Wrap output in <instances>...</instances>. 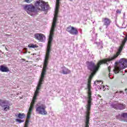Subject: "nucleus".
Returning <instances> with one entry per match:
<instances>
[{
	"mask_svg": "<svg viewBox=\"0 0 127 127\" xmlns=\"http://www.w3.org/2000/svg\"><path fill=\"white\" fill-rule=\"evenodd\" d=\"M24 127H28V126H24Z\"/></svg>",
	"mask_w": 127,
	"mask_h": 127,
	"instance_id": "obj_42",
	"label": "nucleus"
},
{
	"mask_svg": "<svg viewBox=\"0 0 127 127\" xmlns=\"http://www.w3.org/2000/svg\"><path fill=\"white\" fill-rule=\"evenodd\" d=\"M43 81H44V78L43 77H40L37 87L40 88H41V85H42V82H43Z\"/></svg>",
	"mask_w": 127,
	"mask_h": 127,
	"instance_id": "obj_19",
	"label": "nucleus"
},
{
	"mask_svg": "<svg viewBox=\"0 0 127 127\" xmlns=\"http://www.w3.org/2000/svg\"><path fill=\"white\" fill-rule=\"evenodd\" d=\"M49 57H50V54H46V56L45 58L44 65L45 66H48V61L49 60Z\"/></svg>",
	"mask_w": 127,
	"mask_h": 127,
	"instance_id": "obj_13",
	"label": "nucleus"
},
{
	"mask_svg": "<svg viewBox=\"0 0 127 127\" xmlns=\"http://www.w3.org/2000/svg\"><path fill=\"white\" fill-rule=\"evenodd\" d=\"M35 39L39 40L40 41H43L45 38V36L43 34L36 33L34 35Z\"/></svg>",
	"mask_w": 127,
	"mask_h": 127,
	"instance_id": "obj_11",
	"label": "nucleus"
},
{
	"mask_svg": "<svg viewBox=\"0 0 127 127\" xmlns=\"http://www.w3.org/2000/svg\"><path fill=\"white\" fill-rule=\"evenodd\" d=\"M24 1L27 3H30V2H32V0H24Z\"/></svg>",
	"mask_w": 127,
	"mask_h": 127,
	"instance_id": "obj_32",
	"label": "nucleus"
},
{
	"mask_svg": "<svg viewBox=\"0 0 127 127\" xmlns=\"http://www.w3.org/2000/svg\"><path fill=\"white\" fill-rule=\"evenodd\" d=\"M111 73H109V77L111 76Z\"/></svg>",
	"mask_w": 127,
	"mask_h": 127,
	"instance_id": "obj_39",
	"label": "nucleus"
},
{
	"mask_svg": "<svg viewBox=\"0 0 127 127\" xmlns=\"http://www.w3.org/2000/svg\"><path fill=\"white\" fill-rule=\"evenodd\" d=\"M37 98V95H34V96H33V99H32V100L33 101H36V98Z\"/></svg>",
	"mask_w": 127,
	"mask_h": 127,
	"instance_id": "obj_34",
	"label": "nucleus"
},
{
	"mask_svg": "<svg viewBox=\"0 0 127 127\" xmlns=\"http://www.w3.org/2000/svg\"><path fill=\"white\" fill-rule=\"evenodd\" d=\"M127 68V59H122L120 60L118 65L115 66L114 68V72L115 74H118L122 69Z\"/></svg>",
	"mask_w": 127,
	"mask_h": 127,
	"instance_id": "obj_4",
	"label": "nucleus"
},
{
	"mask_svg": "<svg viewBox=\"0 0 127 127\" xmlns=\"http://www.w3.org/2000/svg\"><path fill=\"white\" fill-rule=\"evenodd\" d=\"M101 82H102L101 81H95L94 84V85H95L96 86H97V85H98V84H99V83H101Z\"/></svg>",
	"mask_w": 127,
	"mask_h": 127,
	"instance_id": "obj_33",
	"label": "nucleus"
},
{
	"mask_svg": "<svg viewBox=\"0 0 127 127\" xmlns=\"http://www.w3.org/2000/svg\"><path fill=\"white\" fill-rule=\"evenodd\" d=\"M40 90V88L37 87L34 95L35 96H38V94L39 93V90Z\"/></svg>",
	"mask_w": 127,
	"mask_h": 127,
	"instance_id": "obj_23",
	"label": "nucleus"
},
{
	"mask_svg": "<svg viewBox=\"0 0 127 127\" xmlns=\"http://www.w3.org/2000/svg\"><path fill=\"white\" fill-rule=\"evenodd\" d=\"M60 7V0H56V8L55 11L54 16L58 17V13L59 12Z\"/></svg>",
	"mask_w": 127,
	"mask_h": 127,
	"instance_id": "obj_10",
	"label": "nucleus"
},
{
	"mask_svg": "<svg viewBox=\"0 0 127 127\" xmlns=\"http://www.w3.org/2000/svg\"><path fill=\"white\" fill-rule=\"evenodd\" d=\"M55 26H56V23H53L52 25V27L53 28H55Z\"/></svg>",
	"mask_w": 127,
	"mask_h": 127,
	"instance_id": "obj_35",
	"label": "nucleus"
},
{
	"mask_svg": "<svg viewBox=\"0 0 127 127\" xmlns=\"http://www.w3.org/2000/svg\"><path fill=\"white\" fill-rule=\"evenodd\" d=\"M55 28H51V31L50 34L54 35V30Z\"/></svg>",
	"mask_w": 127,
	"mask_h": 127,
	"instance_id": "obj_27",
	"label": "nucleus"
},
{
	"mask_svg": "<svg viewBox=\"0 0 127 127\" xmlns=\"http://www.w3.org/2000/svg\"><path fill=\"white\" fill-rule=\"evenodd\" d=\"M18 118L20 119H24V118H25V114L24 113H19L18 114Z\"/></svg>",
	"mask_w": 127,
	"mask_h": 127,
	"instance_id": "obj_21",
	"label": "nucleus"
},
{
	"mask_svg": "<svg viewBox=\"0 0 127 127\" xmlns=\"http://www.w3.org/2000/svg\"><path fill=\"white\" fill-rule=\"evenodd\" d=\"M115 94H123L124 95L125 94V92L123 91H117Z\"/></svg>",
	"mask_w": 127,
	"mask_h": 127,
	"instance_id": "obj_31",
	"label": "nucleus"
},
{
	"mask_svg": "<svg viewBox=\"0 0 127 127\" xmlns=\"http://www.w3.org/2000/svg\"><path fill=\"white\" fill-rule=\"evenodd\" d=\"M51 46H52V45H50L49 44H48L47 48V54H50V51H51Z\"/></svg>",
	"mask_w": 127,
	"mask_h": 127,
	"instance_id": "obj_20",
	"label": "nucleus"
},
{
	"mask_svg": "<svg viewBox=\"0 0 127 127\" xmlns=\"http://www.w3.org/2000/svg\"><path fill=\"white\" fill-rule=\"evenodd\" d=\"M102 22H103V25L106 26V28H108V27L111 25L112 21L109 18L103 17L102 18Z\"/></svg>",
	"mask_w": 127,
	"mask_h": 127,
	"instance_id": "obj_8",
	"label": "nucleus"
},
{
	"mask_svg": "<svg viewBox=\"0 0 127 127\" xmlns=\"http://www.w3.org/2000/svg\"><path fill=\"white\" fill-rule=\"evenodd\" d=\"M21 60H23V61H25V60L24 59H22Z\"/></svg>",
	"mask_w": 127,
	"mask_h": 127,
	"instance_id": "obj_38",
	"label": "nucleus"
},
{
	"mask_svg": "<svg viewBox=\"0 0 127 127\" xmlns=\"http://www.w3.org/2000/svg\"><path fill=\"white\" fill-rule=\"evenodd\" d=\"M62 73H63V74H64V75H67V74H70V73H71V70H70V69H68L66 67H62Z\"/></svg>",
	"mask_w": 127,
	"mask_h": 127,
	"instance_id": "obj_14",
	"label": "nucleus"
},
{
	"mask_svg": "<svg viewBox=\"0 0 127 127\" xmlns=\"http://www.w3.org/2000/svg\"><path fill=\"white\" fill-rule=\"evenodd\" d=\"M66 30L67 32L70 34H72V35H78V33H79L78 29H77V28H75L71 26L67 27Z\"/></svg>",
	"mask_w": 127,
	"mask_h": 127,
	"instance_id": "obj_7",
	"label": "nucleus"
},
{
	"mask_svg": "<svg viewBox=\"0 0 127 127\" xmlns=\"http://www.w3.org/2000/svg\"><path fill=\"white\" fill-rule=\"evenodd\" d=\"M127 35H126V36H125V37L124 40L122 41V43L126 45V43L127 42Z\"/></svg>",
	"mask_w": 127,
	"mask_h": 127,
	"instance_id": "obj_24",
	"label": "nucleus"
},
{
	"mask_svg": "<svg viewBox=\"0 0 127 127\" xmlns=\"http://www.w3.org/2000/svg\"><path fill=\"white\" fill-rule=\"evenodd\" d=\"M125 44H123V43H122L116 54L114 55L111 58H107V61H108V62H110V61H113V60H116V59H117V58L119 57V55H121V53H122V51H123V49L124 48V46H125Z\"/></svg>",
	"mask_w": 127,
	"mask_h": 127,
	"instance_id": "obj_6",
	"label": "nucleus"
},
{
	"mask_svg": "<svg viewBox=\"0 0 127 127\" xmlns=\"http://www.w3.org/2000/svg\"><path fill=\"white\" fill-rule=\"evenodd\" d=\"M127 89H125V91L127 92Z\"/></svg>",
	"mask_w": 127,
	"mask_h": 127,
	"instance_id": "obj_40",
	"label": "nucleus"
},
{
	"mask_svg": "<svg viewBox=\"0 0 127 127\" xmlns=\"http://www.w3.org/2000/svg\"><path fill=\"white\" fill-rule=\"evenodd\" d=\"M116 12H117V13H121V10H120L119 9L117 10Z\"/></svg>",
	"mask_w": 127,
	"mask_h": 127,
	"instance_id": "obj_37",
	"label": "nucleus"
},
{
	"mask_svg": "<svg viewBox=\"0 0 127 127\" xmlns=\"http://www.w3.org/2000/svg\"><path fill=\"white\" fill-rule=\"evenodd\" d=\"M28 47H29V48H37V47H38V46H37V45L30 44L28 45Z\"/></svg>",
	"mask_w": 127,
	"mask_h": 127,
	"instance_id": "obj_22",
	"label": "nucleus"
},
{
	"mask_svg": "<svg viewBox=\"0 0 127 127\" xmlns=\"http://www.w3.org/2000/svg\"><path fill=\"white\" fill-rule=\"evenodd\" d=\"M6 104V100H2L0 99V106L1 108H3V109L5 112L9 111V106L8 105H4L3 104Z\"/></svg>",
	"mask_w": 127,
	"mask_h": 127,
	"instance_id": "obj_9",
	"label": "nucleus"
},
{
	"mask_svg": "<svg viewBox=\"0 0 127 127\" xmlns=\"http://www.w3.org/2000/svg\"><path fill=\"white\" fill-rule=\"evenodd\" d=\"M58 17L55 16L54 17L53 20V23H56L57 22V18Z\"/></svg>",
	"mask_w": 127,
	"mask_h": 127,
	"instance_id": "obj_25",
	"label": "nucleus"
},
{
	"mask_svg": "<svg viewBox=\"0 0 127 127\" xmlns=\"http://www.w3.org/2000/svg\"><path fill=\"white\" fill-rule=\"evenodd\" d=\"M46 69H47V65H44L43 69L41 74V78H43L44 79V77H45V75H46Z\"/></svg>",
	"mask_w": 127,
	"mask_h": 127,
	"instance_id": "obj_12",
	"label": "nucleus"
},
{
	"mask_svg": "<svg viewBox=\"0 0 127 127\" xmlns=\"http://www.w3.org/2000/svg\"><path fill=\"white\" fill-rule=\"evenodd\" d=\"M36 112L39 115L43 116H46L47 115V111H46V106L44 104H42L36 108Z\"/></svg>",
	"mask_w": 127,
	"mask_h": 127,
	"instance_id": "obj_5",
	"label": "nucleus"
},
{
	"mask_svg": "<svg viewBox=\"0 0 127 127\" xmlns=\"http://www.w3.org/2000/svg\"><path fill=\"white\" fill-rule=\"evenodd\" d=\"M121 116L123 118H127V113H122Z\"/></svg>",
	"mask_w": 127,
	"mask_h": 127,
	"instance_id": "obj_30",
	"label": "nucleus"
},
{
	"mask_svg": "<svg viewBox=\"0 0 127 127\" xmlns=\"http://www.w3.org/2000/svg\"><path fill=\"white\" fill-rule=\"evenodd\" d=\"M32 109H33V107L30 106L27 114V119H30V116H31V114H32Z\"/></svg>",
	"mask_w": 127,
	"mask_h": 127,
	"instance_id": "obj_16",
	"label": "nucleus"
},
{
	"mask_svg": "<svg viewBox=\"0 0 127 127\" xmlns=\"http://www.w3.org/2000/svg\"><path fill=\"white\" fill-rule=\"evenodd\" d=\"M54 35L50 34L49 37V40L48 42V44H50L52 45V41L53 40V36Z\"/></svg>",
	"mask_w": 127,
	"mask_h": 127,
	"instance_id": "obj_18",
	"label": "nucleus"
},
{
	"mask_svg": "<svg viewBox=\"0 0 127 127\" xmlns=\"http://www.w3.org/2000/svg\"><path fill=\"white\" fill-rule=\"evenodd\" d=\"M118 109L119 110H125L126 109V104H118L116 105Z\"/></svg>",
	"mask_w": 127,
	"mask_h": 127,
	"instance_id": "obj_17",
	"label": "nucleus"
},
{
	"mask_svg": "<svg viewBox=\"0 0 127 127\" xmlns=\"http://www.w3.org/2000/svg\"><path fill=\"white\" fill-rule=\"evenodd\" d=\"M29 119H27V120H26L24 125L25 127H28V124L29 123Z\"/></svg>",
	"mask_w": 127,
	"mask_h": 127,
	"instance_id": "obj_26",
	"label": "nucleus"
},
{
	"mask_svg": "<svg viewBox=\"0 0 127 127\" xmlns=\"http://www.w3.org/2000/svg\"><path fill=\"white\" fill-rule=\"evenodd\" d=\"M0 71L1 72H9V69L7 66L3 65H1L0 66Z\"/></svg>",
	"mask_w": 127,
	"mask_h": 127,
	"instance_id": "obj_15",
	"label": "nucleus"
},
{
	"mask_svg": "<svg viewBox=\"0 0 127 127\" xmlns=\"http://www.w3.org/2000/svg\"><path fill=\"white\" fill-rule=\"evenodd\" d=\"M48 3L42 0L37 1L35 2V6L32 4L26 5L24 7V9L30 12H35L36 10H42L44 11L49 7Z\"/></svg>",
	"mask_w": 127,
	"mask_h": 127,
	"instance_id": "obj_2",
	"label": "nucleus"
},
{
	"mask_svg": "<svg viewBox=\"0 0 127 127\" xmlns=\"http://www.w3.org/2000/svg\"><path fill=\"white\" fill-rule=\"evenodd\" d=\"M108 71H109V72L110 73L111 72V70H112V67H111V66H109L108 68Z\"/></svg>",
	"mask_w": 127,
	"mask_h": 127,
	"instance_id": "obj_36",
	"label": "nucleus"
},
{
	"mask_svg": "<svg viewBox=\"0 0 127 127\" xmlns=\"http://www.w3.org/2000/svg\"><path fill=\"white\" fill-rule=\"evenodd\" d=\"M107 59H104L99 61L97 65L95 64V63L93 62H88L87 64V68L88 70H90L91 72H97L100 69V67H101V65L102 64H108Z\"/></svg>",
	"mask_w": 127,
	"mask_h": 127,
	"instance_id": "obj_3",
	"label": "nucleus"
},
{
	"mask_svg": "<svg viewBox=\"0 0 127 127\" xmlns=\"http://www.w3.org/2000/svg\"><path fill=\"white\" fill-rule=\"evenodd\" d=\"M35 104V101L34 100H32L31 103V104H30V106L31 107H34V104Z\"/></svg>",
	"mask_w": 127,
	"mask_h": 127,
	"instance_id": "obj_29",
	"label": "nucleus"
},
{
	"mask_svg": "<svg viewBox=\"0 0 127 127\" xmlns=\"http://www.w3.org/2000/svg\"><path fill=\"white\" fill-rule=\"evenodd\" d=\"M16 122H18V123H19V124H21V123H24V120H21L20 119H16Z\"/></svg>",
	"mask_w": 127,
	"mask_h": 127,
	"instance_id": "obj_28",
	"label": "nucleus"
},
{
	"mask_svg": "<svg viewBox=\"0 0 127 127\" xmlns=\"http://www.w3.org/2000/svg\"><path fill=\"white\" fill-rule=\"evenodd\" d=\"M24 127H28V126H24Z\"/></svg>",
	"mask_w": 127,
	"mask_h": 127,
	"instance_id": "obj_41",
	"label": "nucleus"
},
{
	"mask_svg": "<svg viewBox=\"0 0 127 127\" xmlns=\"http://www.w3.org/2000/svg\"><path fill=\"white\" fill-rule=\"evenodd\" d=\"M97 73V71H92V73L90 75L87 83V104L86 105V120L85 122V127H89L90 126V111H91V106H92V102L93 101V98H92V92H91V82H92V79L95 75V74Z\"/></svg>",
	"mask_w": 127,
	"mask_h": 127,
	"instance_id": "obj_1",
	"label": "nucleus"
}]
</instances>
